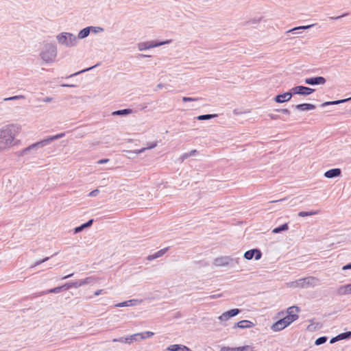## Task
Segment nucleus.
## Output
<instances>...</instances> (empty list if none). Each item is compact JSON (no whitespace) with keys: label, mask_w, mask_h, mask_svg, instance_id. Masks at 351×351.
<instances>
[{"label":"nucleus","mask_w":351,"mask_h":351,"mask_svg":"<svg viewBox=\"0 0 351 351\" xmlns=\"http://www.w3.org/2000/svg\"><path fill=\"white\" fill-rule=\"evenodd\" d=\"M108 161H109V159L104 158V159H101V160H98L97 164H99V165L105 164V163H107Z\"/></svg>","instance_id":"8fccbe9b"},{"label":"nucleus","mask_w":351,"mask_h":351,"mask_svg":"<svg viewBox=\"0 0 351 351\" xmlns=\"http://www.w3.org/2000/svg\"><path fill=\"white\" fill-rule=\"evenodd\" d=\"M21 126L19 124H8L0 129V152H8L18 144L16 137L19 134Z\"/></svg>","instance_id":"f257e3e1"},{"label":"nucleus","mask_w":351,"mask_h":351,"mask_svg":"<svg viewBox=\"0 0 351 351\" xmlns=\"http://www.w3.org/2000/svg\"><path fill=\"white\" fill-rule=\"evenodd\" d=\"M326 80L324 77H309L306 78L304 80V82L306 84L309 85H319V84H324L326 83Z\"/></svg>","instance_id":"9b49d317"},{"label":"nucleus","mask_w":351,"mask_h":351,"mask_svg":"<svg viewBox=\"0 0 351 351\" xmlns=\"http://www.w3.org/2000/svg\"><path fill=\"white\" fill-rule=\"evenodd\" d=\"M319 284L320 280L314 276H308L291 282L289 284V286L293 289H307L313 288L316 286H318Z\"/></svg>","instance_id":"20e7f679"},{"label":"nucleus","mask_w":351,"mask_h":351,"mask_svg":"<svg viewBox=\"0 0 351 351\" xmlns=\"http://www.w3.org/2000/svg\"><path fill=\"white\" fill-rule=\"evenodd\" d=\"M314 90L311 88L304 86H297L291 88L293 95H308L313 93Z\"/></svg>","instance_id":"0eeeda50"},{"label":"nucleus","mask_w":351,"mask_h":351,"mask_svg":"<svg viewBox=\"0 0 351 351\" xmlns=\"http://www.w3.org/2000/svg\"><path fill=\"white\" fill-rule=\"evenodd\" d=\"M167 350L169 351H191L186 346L178 344L171 345Z\"/></svg>","instance_id":"aec40b11"},{"label":"nucleus","mask_w":351,"mask_h":351,"mask_svg":"<svg viewBox=\"0 0 351 351\" xmlns=\"http://www.w3.org/2000/svg\"><path fill=\"white\" fill-rule=\"evenodd\" d=\"M145 334L147 335L146 337L147 338H150L152 337V336H154V333L153 332H151V331H146L145 332Z\"/></svg>","instance_id":"5fc2aeb1"},{"label":"nucleus","mask_w":351,"mask_h":351,"mask_svg":"<svg viewBox=\"0 0 351 351\" xmlns=\"http://www.w3.org/2000/svg\"><path fill=\"white\" fill-rule=\"evenodd\" d=\"M326 341H327L326 337H320L315 340V343L317 346H319V345H322V344L326 343Z\"/></svg>","instance_id":"ea45409f"},{"label":"nucleus","mask_w":351,"mask_h":351,"mask_svg":"<svg viewBox=\"0 0 351 351\" xmlns=\"http://www.w3.org/2000/svg\"><path fill=\"white\" fill-rule=\"evenodd\" d=\"M112 342H120V343L130 344V341H129L128 337H120L118 339H116V338L113 339Z\"/></svg>","instance_id":"c9c22d12"},{"label":"nucleus","mask_w":351,"mask_h":351,"mask_svg":"<svg viewBox=\"0 0 351 351\" xmlns=\"http://www.w3.org/2000/svg\"><path fill=\"white\" fill-rule=\"evenodd\" d=\"M58 43L66 47H73L77 45L78 40L75 35L70 32H62L56 35Z\"/></svg>","instance_id":"39448f33"},{"label":"nucleus","mask_w":351,"mask_h":351,"mask_svg":"<svg viewBox=\"0 0 351 351\" xmlns=\"http://www.w3.org/2000/svg\"><path fill=\"white\" fill-rule=\"evenodd\" d=\"M295 108L300 111L314 110L315 106L311 104H301L294 106Z\"/></svg>","instance_id":"6ab92c4d"},{"label":"nucleus","mask_w":351,"mask_h":351,"mask_svg":"<svg viewBox=\"0 0 351 351\" xmlns=\"http://www.w3.org/2000/svg\"><path fill=\"white\" fill-rule=\"evenodd\" d=\"M220 351H254L251 346H244L237 348L223 347Z\"/></svg>","instance_id":"2eb2a0df"},{"label":"nucleus","mask_w":351,"mask_h":351,"mask_svg":"<svg viewBox=\"0 0 351 351\" xmlns=\"http://www.w3.org/2000/svg\"><path fill=\"white\" fill-rule=\"evenodd\" d=\"M168 250V247H165L164 249H162L159 251H158L157 252L154 253V254H151V255H149L147 257V259L148 261H153L157 258H159V257H161L162 256H163L166 252Z\"/></svg>","instance_id":"412c9836"},{"label":"nucleus","mask_w":351,"mask_h":351,"mask_svg":"<svg viewBox=\"0 0 351 351\" xmlns=\"http://www.w3.org/2000/svg\"><path fill=\"white\" fill-rule=\"evenodd\" d=\"M341 171L340 169H332L326 171L324 173V176L327 178H333L339 176L341 175Z\"/></svg>","instance_id":"f3484780"},{"label":"nucleus","mask_w":351,"mask_h":351,"mask_svg":"<svg viewBox=\"0 0 351 351\" xmlns=\"http://www.w3.org/2000/svg\"><path fill=\"white\" fill-rule=\"evenodd\" d=\"M269 117L271 119H278V115H275V114H269Z\"/></svg>","instance_id":"4d7b16f0"},{"label":"nucleus","mask_w":351,"mask_h":351,"mask_svg":"<svg viewBox=\"0 0 351 351\" xmlns=\"http://www.w3.org/2000/svg\"><path fill=\"white\" fill-rule=\"evenodd\" d=\"M233 261V258H231L228 256H223L215 258L214 261V264L216 266H226L232 263Z\"/></svg>","instance_id":"4468645a"},{"label":"nucleus","mask_w":351,"mask_h":351,"mask_svg":"<svg viewBox=\"0 0 351 351\" xmlns=\"http://www.w3.org/2000/svg\"><path fill=\"white\" fill-rule=\"evenodd\" d=\"M299 307L296 306H293L287 308V315L285 317L287 319L290 324L293 323L294 321L298 319V313L300 312Z\"/></svg>","instance_id":"423d86ee"},{"label":"nucleus","mask_w":351,"mask_h":351,"mask_svg":"<svg viewBox=\"0 0 351 351\" xmlns=\"http://www.w3.org/2000/svg\"><path fill=\"white\" fill-rule=\"evenodd\" d=\"M143 302V300L132 299L128 301L117 303L114 305L115 307H125L136 306Z\"/></svg>","instance_id":"ddd939ff"},{"label":"nucleus","mask_w":351,"mask_h":351,"mask_svg":"<svg viewBox=\"0 0 351 351\" xmlns=\"http://www.w3.org/2000/svg\"><path fill=\"white\" fill-rule=\"evenodd\" d=\"M350 99H351V97L348 98V99H341V100L332 101H326L321 105V107H325L327 106L337 105V104H342V103L346 102L347 101H349Z\"/></svg>","instance_id":"a878e982"},{"label":"nucleus","mask_w":351,"mask_h":351,"mask_svg":"<svg viewBox=\"0 0 351 351\" xmlns=\"http://www.w3.org/2000/svg\"><path fill=\"white\" fill-rule=\"evenodd\" d=\"M90 32L97 34L104 32V28L101 27H94V26H90Z\"/></svg>","instance_id":"a19ab883"},{"label":"nucleus","mask_w":351,"mask_h":351,"mask_svg":"<svg viewBox=\"0 0 351 351\" xmlns=\"http://www.w3.org/2000/svg\"><path fill=\"white\" fill-rule=\"evenodd\" d=\"M199 100V98H193V97H183L182 101L184 102H188V101H194Z\"/></svg>","instance_id":"c03bdc74"},{"label":"nucleus","mask_w":351,"mask_h":351,"mask_svg":"<svg viewBox=\"0 0 351 351\" xmlns=\"http://www.w3.org/2000/svg\"><path fill=\"white\" fill-rule=\"evenodd\" d=\"M315 25V24H312V25H303V26H299V27H294L291 29H289L287 32V34H289L291 32H295V29H310L312 27H313Z\"/></svg>","instance_id":"473e14b6"},{"label":"nucleus","mask_w":351,"mask_h":351,"mask_svg":"<svg viewBox=\"0 0 351 351\" xmlns=\"http://www.w3.org/2000/svg\"><path fill=\"white\" fill-rule=\"evenodd\" d=\"M190 157V155H189V152L187 153H184L180 158L181 162H183L184 160H186V158H189Z\"/></svg>","instance_id":"49530a36"},{"label":"nucleus","mask_w":351,"mask_h":351,"mask_svg":"<svg viewBox=\"0 0 351 351\" xmlns=\"http://www.w3.org/2000/svg\"><path fill=\"white\" fill-rule=\"evenodd\" d=\"M99 193V191L98 189H95L89 193L88 196L89 197H95L97 196Z\"/></svg>","instance_id":"a18cd8bd"},{"label":"nucleus","mask_w":351,"mask_h":351,"mask_svg":"<svg viewBox=\"0 0 351 351\" xmlns=\"http://www.w3.org/2000/svg\"><path fill=\"white\" fill-rule=\"evenodd\" d=\"M319 213H320L319 210H313V211H309V212L301 211L298 213V216L304 217H306V216L317 215Z\"/></svg>","instance_id":"c756f323"},{"label":"nucleus","mask_w":351,"mask_h":351,"mask_svg":"<svg viewBox=\"0 0 351 351\" xmlns=\"http://www.w3.org/2000/svg\"><path fill=\"white\" fill-rule=\"evenodd\" d=\"M156 145H157V143H154L150 146H149L148 147H144V148H142L141 149H136V150H134L133 152L135 153V154H141V153H143L145 150H146L147 149L154 148Z\"/></svg>","instance_id":"58836bf2"},{"label":"nucleus","mask_w":351,"mask_h":351,"mask_svg":"<svg viewBox=\"0 0 351 351\" xmlns=\"http://www.w3.org/2000/svg\"><path fill=\"white\" fill-rule=\"evenodd\" d=\"M262 256L261 252L258 249H252L245 252L244 258L247 260H251L253 257L256 260H259Z\"/></svg>","instance_id":"9d476101"},{"label":"nucleus","mask_w":351,"mask_h":351,"mask_svg":"<svg viewBox=\"0 0 351 351\" xmlns=\"http://www.w3.org/2000/svg\"><path fill=\"white\" fill-rule=\"evenodd\" d=\"M339 340L346 339L351 337V331L341 333L338 335Z\"/></svg>","instance_id":"4c0bfd02"},{"label":"nucleus","mask_w":351,"mask_h":351,"mask_svg":"<svg viewBox=\"0 0 351 351\" xmlns=\"http://www.w3.org/2000/svg\"><path fill=\"white\" fill-rule=\"evenodd\" d=\"M293 95V93H292L291 89L289 92H287L283 94H280L276 96L274 98V101L277 103H284L285 101H289L291 99Z\"/></svg>","instance_id":"f8f14e48"},{"label":"nucleus","mask_w":351,"mask_h":351,"mask_svg":"<svg viewBox=\"0 0 351 351\" xmlns=\"http://www.w3.org/2000/svg\"><path fill=\"white\" fill-rule=\"evenodd\" d=\"M73 287H75V288H77L78 287L77 281L76 282H67V283H66V284H64L63 285L64 290H68V289H69L71 288H73Z\"/></svg>","instance_id":"72a5a7b5"},{"label":"nucleus","mask_w":351,"mask_h":351,"mask_svg":"<svg viewBox=\"0 0 351 351\" xmlns=\"http://www.w3.org/2000/svg\"><path fill=\"white\" fill-rule=\"evenodd\" d=\"M346 15H347V14H343L342 16H337V17H335V18H334V17H331V19H339V18H341V17H342V16H346Z\"/></svg>","instance_id":"680f3d73"},{"label":"nucleus","mask_w":351,"mask_h":351,"mask_svg":"<svg viewBox=\"0 0 351 351\" xmlns=\"http://www.w3.org/2000/svg\"><path fill=\"white\" fill-rule=\"evenodd\" d=\"M197 154V151L196 149H193L189 152V155L191 156H195Z\"/></svg>","instance_id":"603ef678"},{"label":"nucleus","mask_w":351,"mask_h":351,"mask_svg":"<svg viewBox=\"0 0 351 351\" xmlns=\"http://www.w3.org/2000/svg\"><path fill=\"white\" fill-rule=\"evenodd\" d=\"M254 326V324L249 321V320H242V321H240L239 322H237L234 328H242V329H244V328H252Z\"/></svg>","instance_id":"a211bd4d"},{"label":"nucleus","mask_w":351,"mask_h":351,"mask_svg":"<svg viewBox=\"0 0 351 351\" xmlns=\"http://www.w3.org/2000/svg\"><path fill=\"white\" fill-rule=\"evenodd\" d=\"M57 54L56 45L53 43H46L40 53V57L46 64H51L56 61Z\"/></svg>","instance_id":"7ed1b4c3"},{"label":"nucleus","mask_w":351,"mask_h":351,"mask_svg":"<svg viewBox=\"0 0 351 351\" xmlns=\"http://www.w3.org/2000/svg\"><path fill=\"white\" fill-rule=\"evenodd\" d=\"M64 290L63 285L58 287H55L53 289H51L47 291H45L42 293V294H47V293H58L61 291Z\"/></svg>","instance_id":"c85d7f7f"},{"label":"nucleus","mask_w":351,"mask_h":351,"mask_svg":"<svg viewBox=\"0 0 351 351\" xmlns=\"http://www.w3.org/2000/svg\"><path fill=\"white\" fill-rule=\"evenodd\" d=\"M290 324H291L289 323V322L287 319H286L285 317H283L274 323L271 328L273 331L275 332L280 331L285 328L286 327H287L288 326H289Z\"/></svg>","instance_id":"6e6552de"},{"label":"nucleus","mask_w":351,"mask_h":351,"mask_svg":"<svg viewBox=\"0 0 351 351\" xmlns=\"http://www.w3.org/2000/svg\"><path fill=\"white\" fill-rule=\"evenodd\" d=\"M95 281H96V278L95 277L90 276V277L86 278L85 279L78 280V281H77V282L78 287H82V286H84L86 285L92 284V283L95 282Z\"/></svg>","instance_id":"4be33fe9"},{"label":"nucleus","mask_w":351,"mask_h":351,"mask_svg":"<svg viewBox=\"0 0 351 351\" xmlns=\"http://www.w3.org/2000/svg\"><path fill=\"white\" fill-rule=\"evenodd\" d=\"M93 223V219L88 220L86 223L82 224L81 226L76 227L74 229L75 233H78L82 231L84 229L90 227Z\"/></svg>","instance_id":"b1692460"},{"label":"nucleus","mask_w":351,"mask_h":351,"mask_svg":"<svg viewBox=\"0 0 351 351\" xmlns=\"http://www.w3.org/2000/svg\"><path fill=\"white\" fill-rule=\"evenodd\" d=\"M90 32V28L89 27H86L82 30L80 31L78 33V35L77 36V40L78 39H84L86 38Z\"/></svg>","instance_id":"393cba45"},{"label":"nucleus","mask_w":351,"mask_h":351,"mask_svg":"<svg viewBox=\"0 0 351 351\" xmlns=\"http://www.w3.org/2000/svg\"><path fill=\"white\" fill-rule=\"evenodd\" d=\"M338 295H344L351 294V284L340 286L337 289Z\"/></svg>","instance_id":"dca6fc26"},{"label":"nucleus","mask_w":351,"mask_h":351,"mask_svg":"<svg viewBox=\"0 0 351 351\" xmlns=\"http://www.w3.org/2000/svg\"><path fill=\"white\" fill-rule=\"evenodd\" d=\"M128 339H129V341H130V344L133 341H141L140 337H139V332L138 333H136V334H133V335H129L128 336Z\"/></svg>","instance_id":"e433bc0d"},{"label":"nucleus","mask_w":351,"mask_h":351,"mask_svg":"<svg viewBox=\"0 0 351 351\" xmlns=\"http://www.w3.org/2000/svg\"><path fill=\"white\" fill-rule=\"evenodd\" d=\"M337 341H339V337L338 335L336 336L335 337H333L330 339V343H334L335 342Z\"/></svg>","instance_id":"864d4df0"},{"label":"nucleus","mask_w":351,"mask_h":351,"mask_svg":"<svg viewBox=\"0 0 351 351\" xmlns=\"http://www.w3.org/2000/svg\"><path fill=\"white\" fill-rule=\"evenodd\" d=\"M73 275V274H69L64 277L62 278V279H66V278H69L70 277H71Z\"/></svg>","instance_id":"e2e57ef3"},{"label":"nucleus","mask_w":351,"mask_h":351,"mask_svg":"<svg viewBox=\"0 0 351 351\" xmlns=\"http://www.w3.org/2000/svg\"><path fill=\"white\" fill-rule=\"evenodd\" d=\"M95 66H91V67H89V68H87V69H83L82 71H80L78 72H76L73 74H71L69 77H73V76H75V75H79L80 73H84V72H86V71H88L90 69H92L93 68H94Z\"/></svg>","instance_id":"37998d69"},{"label":"nucleus","mask_w":351,"mask_h":351,"mask_svg":"<svg viewBox=\"0 0 351 351\" xmlns=\"http://www.w3.org/2000/svg\"><path fill=\"white\" fill-rule=\"evenodd\" d=\"M288 229H289L288 224L287 223H284V224L281 225L280 226L274 228L272 230V232L274 233V234H278V233H280V232H281L282 231H286Z\"/></svg>","instance_id":"cd10ccee"},{"label":"nucleus","mask_w":351,"mask_h":351,"mask_svg":"<svg viewBox=\"0 0 351 351\" xmlns=\"http://www.w3.org/2000/svg\"><path fill=\"white\" fill-rule=\"evenodd\" d=\"M217 117V114H203L199 115L197 117V119L199 121H204V120H208L213 118H215Z\"/></svg>","instance_id":"7c9ffc66"},{"label":"nucleus","mask_w":351,"mask_h":351,"mask_svg":"<svg viewBox=\"0 0 351 351\" xmlns=\"http://www.w3.org/2000/svg\"><path fill=\"white\" fill-rule=\"evenodd\" d=\"M284 199H279V200H276V202H280V201H283ZM271 202H276V201H272Z\"/></svg>","instance_id":"338daca9"},{"label":"nucleus","mask_w":351,"mask_h":351,"mask_svg":"<svg viewBox=\"0 0 351 351\" xmlns=\"http://www.w3.org/2000/svg\"><path fill=\"white\" fill-rule=\"evenodd\" d=\"M132 112V109H123V110H119L117 111H114L112 114V115H119V116H125L128 114H130Z\"/></svg>","instance_id":"bb28decb"},{"label":"nucleus","mask_w":351,"mask_h":351,"mask_svg":"<svg viewBox=\"0 0 351 351\" xmlns=\"http://www.w3.org/2000/svg\"><path fill=\"white\" fill-rule=\"evenodd\" d=\"M343 270L351 269V263L344 265L342 268Z\"/></svg>","instance_id":"6e6d98bb"},{"label":"nucleus","mask_w":351,"mask_h":351,"mask_svg":"<svg viewBox=\"0 0 351 351\" xmlns=\"http://www.w3.org/2000/svg\"><path fill=\"white\" fill-rule=\"evenodd\" d=\"M25 99V97L23 95H15L10 97H5L3 99V101H15L19 99Z\"/></svg>","instance_id":"2f4dec72"},{"label":"nucleus","mask_w":351,"mask_h":351,"mask_svg":"<svg viewBox=\"0 0 351 351\" xmlns=\"http://www.w3.org/2000/svg\"><path fill=\"white\" fill-rule=\"evenodd\" d=\"M65 136L64 133H60L54 136L48 137L46 139L36 142L27 147L26 148L21 150L20 155L25 156L31 154L32 152L37 151L38 149L44 147L49 145L53 141L61 138Z\"/></svg>","instance_id":"f03ea898"},{"label":"nucleus","mask_w":351,"mask_h":351,"mask_svg":"<svg viewBox=\"0 0 351 351\" xmlns=\"http://www.w3.org/2000/svg\"><path fill=\"white\" fill-rule=\"evenodd\" d=\"M162 87H163V84H158L157 85V88H159V89H160V88H162Z\"/></svg>","instance_id":"69168bd1"},{"label":"nucleus","mask_w":351,"mask_h":351,"mask_svg":"<svg viewBox=\"0 0 351 351\" xmlns=\"http://www.w3.org/2000/svg\"><path fill=\"white\" fill-rule=\"evenodd\" d=\"M241 312V310L239 308H232L230 311H228L226 312H224L222 313L218 319L221 322H226L228 319H230L231 317H234L237 315Z\"/></svg>","instance_id":"1a4fd4ad"},{"label":"nucleus","mask_w":351,"mask_h":351,"mask_svg":"<svg viewBox=\"0 0 351 351\" xmlns=\"http://www.w3.org/2000/svg\"><path fill=\"white\" fill-rule=\"evenodd\" d=\"M52 101H53V98L49 97H46L43 99V101L46 102V103H49V102H51Z\"/></svg>","instance_id":"3c124183"},{"label":"nucleus","mask_w":351,"mask_h":351,"mask_svg":"<svg viewBox=\"0 0 351 351\" xmlns=\"http://www.w3.org/2000/svg\"><path fill=\"white\" fill-rule=\"evenodd\" d=\"M219 296H220V295H210V298H217Z\"/></svg>","instance_id":"0e129e2a"},{"label":"nucleus","mask_w":351,"mask_h":351,"mask_svg":"<svg viewBox=\"0 0 351 351\" xmlns=\"http://www.w3.org/2000/svg\"><path fill=\"white\" fill-rule=\"evenodd\" d=\"M49 259V257H46L45 258H43L42 260H40V261H38L36 262H35L32 266H31V268H34L39 265H40L41 263L47 261V260Z\"/></svg>","instance_id":"79ce46f5"},{"label":"nucleus","mask_w":351,"mask_h":351,"mask_svg":"<svg viewBox=\"0 0 351 351\" xmlns=\"http://www.w3.org/2000/svg\"><path fill=\"white\" fill-rule=\"evenodd\" d=\"M61 86H63V87H75V85H74V84H63L61 85Z\"/></svg>","instance_id":"bf43d9fd"},{"label":"nucleus","mask_w":351,"mask_h":351,"mask_svg":"<svg viewBox=\"0 0 351 351\" xmlns=\"http://www.w3.org/2000/svg\"><path fill=\"white\" fill-rule=\"evenodd\" d=\"M138 49L139 51H144V50H146V49H149V47L148 41L147 42L139 43L138 44Z\"/></svg>","instance_id":"f704fd0d"},{"label":"nucleus","mask_w":351,"mask_h":351,"mask_svg":"<svg viewBox=\"0 0 351 351\" xmlns=\"http://www.w3.org/2000/svg\"><path fill=\"white\" fill-rule=\"evenodd\" d=\"M150 56H149V55H146V54H140V55H139V57H140V58H149V57H150Z\"/></svg>","instance_id":"052dcab7"},{"label":"nucleus","mask_w":351,"mask_h":351,"mask_svg":"<svg viewBox=\"0 0 351 351\" xmlns=\"http://www.w3.org/2000/svg\"><path fill=\"white\" fill-rule=\"evenodd\" d=\"M278 112H281L283 114H290V111L287 109V108H284V109H280V110H276Z\"/></svg>","instance_id":"de8ad7c7"},{"label":"nucleus","mask_w":351,"mask_h":351,"mask_svg":"<svg viewBox=\"0 0 351 351\" xmlns=\"http://www.w3.org/2000/svg\"><path fill=\"white\" fill-rule=\"evenodd\" d=\"M146 334H145V332H139V337H140V339L141 340H144L145 339H147V337H146Z\"/></svg>","instance_id":"09e8293b"},{"label":"nucleus","mask_w":351,"mask_h":351,"mask_svg":"<svg viewBox=\"0 0 351 351\" xmlns=\"http://www.w3.org/2000/svg\"><path fill=\"white\" fill-rule=\"evenodd\" d=\"M103 290L102 289H99V290H97L95 293H94V295L97 296V295H99L101 293H102Z\"/></svg>","instance_id":"13d9d810"},{"label":"nucleus","mask_w":351,"mask_h":351,"mask_svg":"<svg viewBox=\"0 0 351 351\" xmlns=\"http://www.w3.org/2000/svg\"><path fill=\"white\" fill-rule=\"evenodd\" d=\"M171 43V40H167L165 41L157 42L155 40L148 41L149 49L162 46L163 45L169 44Z\"/></svg>","instance_id":"5701e85b"}]
</instances>
